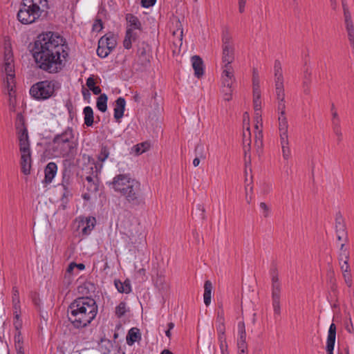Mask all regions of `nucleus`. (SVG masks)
<instances>
[{"label": "nucleus", "mask_w": 354, "mask_h": 354, "mask_svg": "<svg viewBox=\"0 0 354 354\" xmlns=\"http://www.w3.org/2000/svg\"><path fill=\"white\" fill-rule=\"evenodd\" d=\"M62 37L53 32L38 35L31 49L35 63L39 68L55 73L64 66L61 55L64 58L68 55L64 50Z\"/></svg>", "instance_id": "nucleus-1"}, {"label": "nucleus", "mask_w": 354, "mask_h": 354, "mask_svg": "<svg viewBox=\"0 0 354 354\" xmlns=\"http://www.w3.org/2000/svg\"><path fill=\"white\" fill-rule=\"evenodd\" d=\"M97 313L95 301L91 297H79L68 306V320L75 328L87 326L95 319Z\"/></svg>", "instance_id": "nucleus-2"}, {"label": "nucleus", "mask_w": 354, "mask_h": 354, "mask_svg": "<svg viewBox=\"0 0 354 354\" xmlns=\"http://www.w3.org/2000/svg\"><path fill=\"white\" fill-rule=\"evenodd\" d=\"M113 189L120 192L131 207H137L145 204V198L140 189V184L127 174L115 176L111 183Z\"/></svg>", "instance_id": "nucleus-3"}, {"label": "nucleus", "mask_w": 354, "mask_h": 354, "mask_svg": "<svg viewBox=\"0 0 354 354\" xmlns=\"http://www.w3.org/2000/svg\"><path fill=\"white\" fill-rule=\"evenodd\" d=\"M46 0H22L17 12V19L23 24H30L38 19Z\"/></svg>", "instance_id": "nucleus-4"}, {"label": "nucleus", "mask_w": 354, "mask_h": 354, "mask_svg": "<svg viewBox=\"0 0 354 354\" xmlns=\"http://www.w3.org/2000/svg\"><path fill=\"white\" fill-rule=\"evenodd\" d=\"M60 88V84L55 80H44L34 84L30 89V95L35 100H44L53 96Z\"/></svg>", "instance_id": "nucleus-5"}, {"label": "nucleus", "mask_w": 354, "mask_h": 354, "mask_svg": "<svg viewBox=\"0 0 354 354\" xmlns=\"http://www.w3.org/2000/svg\"><path fill=\"white\" fill-rule=\"evenodd\" d=\"M126 19L128 23L126 35L123 41L124 47L127 49L131 48L132 41L136 40L138 37L135 30H141V23L138 18L132 14H127Z\"/></svg>", "instance_id": "nucleus-6"}, {"label": "nucleus", "mask_w": 354, "mask_h": 354, "mask_svg": "<svg viewBox=\"0 0 354 354\" xmlns=\"http://www.w3.org/2000/svg\"><path fill=\"white\" fill-rule=\"evenodd\" d=\"M235 47L232 35L228 27L223 35V63L231 64L234 59Z\"/></svg>", "instance_id": "nucleus-7"}, {"label": "nucleus", "mask_w": 354, "mask_h": 354, "mask_svg": "<svg viewBox=\"0 0 354 354\" xmlns=\"http://www.w3.org/2000/svg\"><path fill=\"white\" fill-rule=\"evenodd\" d=\"M77 146L53 142L52 151L57 157H74L76 155Z\"/></svg>", "instance_id": "nucleus-8"}, {"label": "nucleus", "mask_w": 354, "mask_h": 354, "mask_svg": "<svg viewBox=\"0 0 354 354\" xmlns=\"http://www.w3.org/2000/svg\"><path fill=\"white\" fill-rule=\"evenodd\" d=\"M13 59L12 53L10 46H5L4 51V65L2 71L6 75V80L5 81H10L12 82L15 78V71L13 69Z\"/></svg>", "instance_id": "nucleus-9"}, {"label": "nucleus", "mask_w": 354, "mask_h": 354, "mask_svg": "<svg viewBox=\"0 0 354 354\" xmlns=\"http://www.w3.org/2000/svg\"><path fill=\"white\" fill-rule=\"evenodd\" d=\"M53 142L77 146V143L74 140L73 131L71 127H68L62 133L55 136Z\"/></svg>", "instance_id": "nucleus-10"}, {"label": "nucleus", "mask_w": 354, "mask_h": 354, "mask_svg": "<svg viewBox=\"0 0 354 354\" xmlns=\"http://www.w3.org/2000/svg\"><path fill=\"white\" fill-rule=\"evenodd\" d=\"M20 152L21 153L20 162L21 171L25 175H28L31 167L30 150L20 151Z\"/></svg>", "instance_id": "nucleus-11"}, {"label": "nucleus", "mask_w": 354, "mask_h": 354, "mask_svg": "<svg viewBox=\"0 0 354 354\" xmlns=\"http://www.w3.org/2000/svg\"><path fill=\"white\" fill-rule=\"evenodd\" d=\"M192 68L194 70V75L201 78L204 75V65L203 59L198 55H194L191 58Z\"/></svg>", "instance_id": "nucleus-12"}, {"label": "nucleus", "mask_w": 354, "mask_h": 354, "mask_svg": "<svg viewBox=\"0 0 354 354\" xmlns=\"http://www.w3.org/2000/svg\"><path fill=\"white\" fill-rule=\"evenodd\" d=\"M336 337V326L335 324H331L329 329L326 342V351L328 354H333Z\"/></svg>", "instance_id": "nucleus-13"}, {"label": "nucleus", "mask_w": 354, "mask_h": 354, "mask_svg": "<svg viewBox=\"0 0 354 354\" xmlns=\"http://www.w3.org/2000/svg\"><path fill=\"white\" fill-rule=\"evenodd\" d=\"M3 82L7 87L8 93L9 95L8 104H9L10 111L12 112H15V111H16V98H15V95H14V92H13L15 82H14V81L12 82V80L5 81V80H3Z\"/></svg>", "instance_id": "nucleus-14"}, {"label": "nucleus", "mask_w": 354, "mask_h": 354, "mask_svg": "<svg viewBox=\"0 0 354 354\" xmlns=\"http://www.w3.org/2000/svg\"><path fill=\"white\" fill-rule=\"evenodd\" d=\"M126 102L124 98L120 97L115 100V107H114V118L117 122H120V119L124 115V112L125 110Z\"/></svg>", "instance_id": "nucleus-15"}, {"label": "nucleus", "mask_w": 354, "mask_h": 354, "mask_svg": "<svg viewBox=\"0 0 354 354\" xmlns=\"http://www.w3.org/2000/svg\"><path fill=\"white\" fill-rule=\"evenodd\" d=\"M57 171V165L53 162H49L45 167L44 173H45V178H44V182L47 184L50 183L54 178L56 173Z\"/></svg>", "instance_id": "nucleus-16"}, {"label": "nucleus", "mask_w": 354, "mask_h": 354, "mask_svg": "<svg viewBox=\"0 0 354 354\" xmlns=\"http://www.w3.org/2000/svg\"><path fill=\"white\" fill-rule=\"evenodd\" d=\"M223 76H224V82H229L230 84L236 83L234 71L230 64H225V66L223 67Z\"/></svg>", "instance_id": "nucleus-17"}, {"label": "nucleus", "mask_w": 354, "mask_h": 354, "mask_svg": "<svg viewBox=\"0 0 354 354\" xmlns=\"http://www.w3.org/2000/svg\"><path fill=\"white\" fill-rule=\"evenodd\" d=\"M19 150L25 151L30 149L28 135L27 129L24 127L19 132Z\"/></svg>", "instance_id": "nucleus-18"}, {"label": "nucleus", "mask_w": 354, "mask_h": 354, "mask_svg": "<svg viewBox=\"0 0 354 354\" xmlns=\"http://www.w3.org/2000/svg\"><path fill=\"white\" fill-rule=\"evenodd\" d=\"M234 84L224 82V76H223V100L229 102L232 99L233 92L235 89Z\"/></svg>", "instance_id": "nucleus-19"}, {"label": "nucleus", "mask_w": 354, "mask_h": 354, "mask_svg": "<svg viewBox=\"0 0 354 354\" xmlns=\"http://www.w3.org/2000/svg\"><path fill=\"white\" fill-rule=\"evenodd\" d=\"M279 136L283 157L285 160H288L290 156V149L289 147L288 134L280 135Z\"/></svg>", "instance_id": "nucleus-20"}, {"label": "nucleus", "mask_w": 354, "mask_h": 354, "mask_svg": "<svg viewBox=\"0 0 354 354\" xmlns=\"http://www.w3.org/2000/svg\"><path fill=\"white\" fill-rule=\"evenodd\" d=\"M141 339V335L139 329L137 328H131L126 337L127 344L129 346H132L136 342L139 341Z\"/></svg>", "instance_id": "nucleus-21"}, {"label": "nucleus", "mask_w": 354, "mask_h": 354, "mask_svg": "<svg viewBox=\"0 0 354 354\" xmlns=\"http://www.w3.org/2000/svg\"><path fill=\"white\" fill-rule=\"evenodd\" d=\"M114 284L119 292L128 294L131 291V282L129 279H126L124 282L115 279Z\"/></svg>", "instance_id": "nucleus-22"}, {"label": "nucleus", "mask_w": 354, "mask_h": 354, "mask_svg": "<svg viewBox=\"0 0 354 354\" xmlns=\"http://www.w3.org/2000/svg\"><path fill=\"white\" fill-rule=\"evenodd\" d=\"M253 105L257 118H261V101L260 91H253Z\"/></svg>", "instance_id": "nucleus-23"}, {"label": "nucleus", "mask_w": 354, "mask_h": 354, "mask_svg": "<svg viewBox=\"0 0 354 354\" xmlns=\"http://www.w3.org/2000/svg\"><path fill=\"white\" fill-rule=\"evenodd\" d=\"M250 144L251 133L250 127H247L243 132V145L245 158L247 156L248 152L250 151Z\"/></svg>", "instance_id": "nucleus-24"}, {"label": "nucleus", "mask_w": 354, "mask_h": 354, "mask_svg": "<svg viewBox=\"0 0 354 354\" xmlns=\"http://www.w3.org/2000/svg\"><path fill=\"white\" fill-rule=\"evenodd\" d=\"M238 328L239 333V338L238 339V348H247L245 344V330L244 323H239Z\"/></svg>", "instance_id": "nucleus-25"}, {"label": "nucleus", "mask_w": 354, "mask_h": 354, "mask_svg": "<svg viewBox=\"0 0 354 354\" xmlns=\"http://www.w3.org/2000/svg\"><path fill=\"white\" fill-rule=\"evenodd\" d=\"M100 40H104V46L108 47L111 50H113L117 44L116 38L114 35L111 33L106 34L102 37Z\"/></svg>", "instance_id": "nucleus-26"}, {"label": "nucleus", "mask_w": 354, "mask_h": 354, "mask_svg": "<svg viewBox=\"0 0 354 354\" xmlns=\"http://www.w3.org/2000/svg\"><path fill=\"white\" fill-rule=\"evenodd\" d=\"M335 229L336 232H339V234H345L346 232V224L344 220V218L341 213H337L336 214L335 218Z\"/></svg>", "instance_id": "nucleus-27"}, {"label": "nucleus", "mask_w": 354, "mask_h": 354, "mask_svg": "<svg viewBox=\"0 0 354 354\" xmlns=\"http://www.w3.org/2000/svg\"><path fill=\"white\" fill-rule=\"evenodd\" d=\"M212 290V284L210 281L207 280L204 284V303L206 306H209L211 303V293Z\"/></svg>", "instance_id": "nucleus-28"}, {"label": "nucleus", "mask_w": 354, "mask_h": 354, "mask_svg": "<svg viewBox=\"0 0 354 354\" xmlns=\"http://www.w3.org/2000/svg\"><path fill=\"white\" fill-rule=\"evenodd\" d=\"M279 131L280 135H288V123L286 115H279Z\"/></svg>", "instance_id": "nucleus-29"}, {"label": "nucleus", "mask_w": 354, "mask_h": 354, "mask_svg": "<svg viewBox=\"0 0 354 354\" xmlns=\"http://www.w3.org/2000/svg\"><path fill=\"white\" fill-rule=\"evenodd\" d=\"M83 113L84 115V124L88 126L91 127L93 124V111L91 106H86L84 110Z\"/></svg>", "instance_id": "nucleus-30"}, {"label": "nucleus", "mask_w": 354, "mask_h": 354, "mask_svg": "<svg viewBox=\"0 0 354 354\" xmlns=\"http://www.w3.org/2000/svg\"><path fill=\"white\" fill-rule=\"evenodd\" d=\"M112 50L104 46V40H99L98 48L97 49V54L102 58L106 57Z\"/></svg>", "instance_id": "nucleus-31"}, {"label": "nucleus", "mask_w": 354, "mask_h": 354, "mask_svg": "<svg viewBox=\"0 0 354 354\" xmlns=\"http://www.w3.org/2000/svg\"><path fill=\"white\" fill-rule=\"evenodd\" d=\"M107 96L106 94H100L97 99V107L102 111L105 112L107 109Z\"/></svg>", "instance_id": "nucleus-32"}, {"label": "nucleus", "mask_w": 354, "mask_h": 354, "mask_svg": "<svg viewBox=\"0 0 354 354\" xmlns=\"http://www.w3.org/2000/svg\"><path fill=\"white\" fill-rule=\"evenodd\" d=\"M86 186L87 190L91 193H95L98 190V184L96 183L93 178L91 176H88L86 177Z\"/></svg>", "instance_id": "nucleus-33"}, {"label": "nucleus", "mask_w": 354, "mask_h": 354, "mask_svg": "<svg viewBox=\"0 0 354 354\" xmlns=\"http://www.w3.org/2000/svg\"><path fill=\"white\" fill-rule=\"evenodd\" d=\"M150 145L149 142H144L140 144H138L132 148V150L134 151L136 155H140L142 153L145 152L149 149Z\"/></svg>", "instance_id": "nucleus-34"}, {"label": "nucleus", "mask_w": 354, "mask_h": 354, "mask_svg": "<svg viewBox=\"0 0 354 354\" xmlns=\"http://www.w3.org/2000/svg\"><path fill=\"white\" fill-rule=\"evenodd\" d=\"M330 112L332 115V127L340 125V119L333 103L330 106Z\"/></svg>", "instance_id": "nucleus-35"}, {"label": "nucleus", "mask_w": 354, "mask_h": 354, "mask_svg": "<svg viewBox=\"0 0 354 354\" xmlns=\"http://www.w3.org/2000/svg\"><path fill=\"white\" fill-rule=\"evenodd\" d=\"M339 261H342L343 260H348L349 252L345 246V243H342L339 249Z\"/></svg>", "instance_id": "nucleus-36"}, {"label": "nucleus", "mask_w": 354, "mask_h": 354, "mask_svg": "<svg viewBox=\"0 0 354 354\" xmlns=\"http://www.w3.org/2000/svg\"><path fill=\"white\" fill-rule=\"evenodd\" d=\"M155 285L156 287H158L160 290H167L168 288V286L165 281V277L162 276H158L157 279L155 281Z\"/></svg>", "instance_id": "nucleus-37"}, {"label": "nucleus", "mask_w": 354, "mask_h": 354, "mask_svg": "<svg viewBox=\"0 0 354 354\" xmlns=\"http://www.w3.org/2000/svg\"><path fill=\"white\" fill-rule=\"evenodd\" d=\"M95 218H93L91 221L90 218L86 220V225L82 228V233L84 234H88L95 226Z\"/></svg>", "instance_id": "nucleus-38"}, {"label": "nucleus", "mask_w": 354, "mask_h": 354, "mask_svg": "<svg viewBox=\"0 0 354 354\" xmlns=\"http://www.w3.org/2000/svg\"><path fill=\"white\" fill-rule=\"evenodd\" d=\"M272 288H281L276 270L272 272Z\"/></svg>", "instance_id": "nucleus-39"}, {"label": "nucleus", "mask_w": 354, "mask_h": 354, "mask_svg": "<svg viewBox=\"0 0 354 354\" xmlns=\"http://www.w3.org/2000/svg\"><path fill=\"white\" fill-rule=\"evenodd\" d=\"M109 155V149L107 148V147H106V146L102 147L100 153L98 156L99 161H100V162L105 161L108 158Z\"/></svg>", "instance_id": "nucleus-40"}, {"label": "nucleus", "mask_w": 354, "mask_h": 354, "mask_svg": "<svg viewBox=\"0 0 354 354\" xmlns=\"http://www.w3.org/2000/svg\"><path fill=\"white\" fill-rule=\"evenodd\" d=\"M203 149V147L201 145H197L195 149L196 153L197 156L193 160V165L194 167L198 166L200 163V158H205L202 154H200L199 151H202Z\"/></svg>", "instance_id": "nucleus-41"}, {"label": "nucleus", "mask_w": 354, "mask_h": 354, "mask_svg": "<svg viewBox=\"0 0 354 354\" xmlns=\"http://www.w3.org/2000/svg\"><path fill=\"white\" fill-rule=\"evenodd\" d=\"M126 313V304L124 302H120L118 306L115 308V315L118 317H122Z\"/></svg>", "instance_id": "nucleus-42"}, {"label": "nucleus", "mask_w": 354, "mask_h": 354, "mask_svg": "<svg viewBox=\"0 0 354 354\" xmlns=\"http://www.w3.org/2000/svg\"><path fill=\"white\" fill-rule=\"evenodd\" d=\"M272 301L274 314L279 315L281 313L280 298H272Z\"/></svg>", "instance_id": "nucleus-43"}, {"label": "nucleus", "mask_w": 354, "mask_h": 354, "mask_svg": "<svg viewBox=\"0 0 354 354\" xmlns=\"http://www.w3.org/2000/svg\"><path fill=\"white\" fill-rule=\"evenodd\" d=\"M12 309L13 314L15 318H19L21 315V307H20V301H12Z\"/></svg>", "instance_id": "nucleus-44"}, {"label": "nucleus", "mask_w": 354, "mask_h": 354, "mask_svg": "<svg viewBox=\"0 0 354 354\" xmlns=\"http://www.w3.org/2000/svg\"><path fill=\"white\" fill-rule=\"evenodd\" d=\"M70 171H68L67 169H64L63 171V180H62V185L64 186V189H66V187L69 185L70 184Z\"/></svg>", "instance_id": "nucleus-45"}, {"label": "nucleus", "mask_w": 354, "mask_h": 354, "mask_svg": "<svg viewBox=\"0 0 354 354\" xmlns=\"http://www.w3.org/2000/svg\"><path fill=\"white\" fill-rule=\"evenodd\" d=\"M342 8L344 11V21H348V19L351 18V15L349 12L348 8L345 0L342 1Z\"/></svg>", "instance_id": "nucleus-46"}, {"label": "nucleus", "mask_w": 354, "mask_h": 354, "mask_svg": "<svg viewBox=\"0 0 354 354\" xmlns=\"http://www.w3.org/2000/svg\"><path fill=\"white\" fill-rule=\"evenodd\" d=\"M339 264L343 273L350 272L348 260H343L342 261H339Z\"/></svg>", "instance_id": "nucleus-47"}, {"label": "nucleus", "mask_w": 354, "mask_h": 354, "mask_svg": "<svg viewBox=\"0 0 354 354\" xmlns=\"http://www.w3.org/2000/svg\"><path fill=\"white\" fill-rule=\"evenodd\" d=\"M261 209L263 211V214L265 218L268 217L270 214V207L266 205V203L261 202L259 204Z\"/></svg>", "instance_id": "nucleus-48"}, {"label": "nucleus", "mask_w": 354, "mask_h": 354, "mask_svg": "<svg viewBox=\"0 0 354 354\" xmlns=\"http://www.w3.org/2000/svg\"><path fill=\"white\" fill-rule=\"evenodd\" d=\"M103 28L102 21L100 19H96L93 25V30L95 32H100Z\"/></svg>", "instance_id": "nucleus-49"}, {"label": "nucleus", "mask_w": 354, "mask_h": 354, "mask_svg": "<svg viewBox=\"0 0 354 354\" xmlns=\"http://www.w3.org/2000/svg\"><path fill=\"white\" fill-rule=\"evenodd\" d=\"M274 75L283 74L281 64L279 60H275L274 62Z\"/></svg>", "instance_id": "nucleus-50"}, {"label": "nucleus", "mask_w": 354, "mask_h": 354, "mask_svg": "<svg viewBox=\"0 0 354 354\" xmlns=\"http://www.w3.org/2000/svg\"><path fill=\"white\" fill-rule=\"evenodd\" d=\"M278 111H279V115H286V102L285 101L278 102Z\"/></svg>", "instance_id": "nucleus-51"}, {"label": "nucleus", "mask_w": 354, "mask_h": 354, "mask_svg": "<svg viewBox=\"0 0 354 354\" xmlns=\"http://www.w3.org/2000/svg\"><path fill=\"white\" fill-rule=\"evenodd\" d=\"M250 165V156H249V158H248V161L247 160H245V182H248V174L249 172L251 174L252 172V169L251 167H248V165Z\"/></svg>", "instance_id": "nucleus-52"}, {"label": "nucleus", "mask_w": 354, "mask_h": 354, "mask_svg": "<svg viewBox=\"0 0 354 354\" xmlns=\"http://www.w3.org/2000/svg\"><path fill=\"white\" fill-rule=\"evenodd\" d=\"M345 328L348 333H353L354 328L351 317H349L348 320L345 323Z\"/></svg>", "instance_id": "nucleus-53"}, {"label": "nucleus", "mask_w": 354, "mask_h": 354, "mask_svg": "<svg viewBox=\"0 0 354 354\" xmlns=\"http://www.w3.org/2000/svg\"><path fill=\"white\" fill-rule=\"evenodd\" d=\"M156 0H141L142 6L144 8H149L156 3Z\"/></svg>", "instance_id": "nucleus-54"}, {"label": "nucleus", "mask_w": 354, "mask_h": 354, "mask_svg": "<svg viewBox=\"0 0 354 354\" xmlns=\"http://www.w3.org/2000/svg\"><path fill=\"white\" fill-rule=\"evenodd\" d=\"M253 91H260L259 80L256 75L253 76Z\"/></svg>", "instance_id": "nucleus-55"}, {"label": "nucleus", "mask_w": 354, "mask_h": 354, "mask_svg": "<svg viewBox=\"0 0 354 354\" xmlns=\"http://www.w3.org/2000/svg\"><path fill=\"white\" fill-rule=\"evenodd\" d=\"M20 301V299H19V290L17 289V287H13L12 288V301Z\"/></svg>", "instance_id": "nucleus-56"}, {"label": "nucleus", "mask_w": 354, "mask_h": 354, "mask_svg": "<svg viewBox=\"0 0 354 354\" xmlns=\"http://www.w3.org/2000/svg\"><path fill=\"white\" fill-rule=\"evenodd\" d=\"M343 277L345 281V283L347 284L348 287H351L352 285V279L351 275L349 272L343 273Z\"/></svg>", "instance_id": "nucleus-57"}, {"label": "nucleus", "mask_w": 354, "mask_h": 354, "mask_svg": "<svg viewBox=\"0 0 354 354\" xmlns=\"http://www.w3.org/2000/svg\"><path fill=\"white\" fill-rule=\"evenodd\" d=\"M333 130L335 133V134L338 137V140L340 141L342 137V133L341 131V126H335L333 127Z\"/></svg>", "instance_id": "nucleus-58"}, {"label": "nucleus", "mask_w": 354, "mask_h": 354, "mask_svg": "<svg viewBox=\"0 0 354 354\" xmlns=\"http://www.w3.org/2000/svg\"><path fill=\"white\" fill-rule=\"evenodd\" d=\"M14 326L17 331H20V329L22 327V321L20 319V317L18 319L14 317Z\"/></svg>", "instance_id": "nucleus-59"}, {"label": "nucleus", "mask_w": 354, "mask_h": 354, "mask_svg": "<svg viewBox=\"0 0 354 354\" xmlns=\"http://www.w3.org/2000/svg\"><path fill=\"white\" fill-rule=\"evenodd\" d=\"M277 99L278 102L279 101H285V91L284 90H281L278 91H275Z\"/></svg>", "instance_id": "nucleus-60"}, {"label": "nucleus", "mask_w": 354, "mask_h": 354, "mask_svg": "<svg viewBox=\"0 0 354 354\" xmlns=\"http://www.w3.org/2000/svg\"><path fill=\"white\" fill-rule=\"evenodd\" d=\"M23 344V338L21 337V331H17L15 335V344Z\"/></svg>", "instance_id": "nucleus-61"}, {"label": "nucleus", "mask_w": 354, "mask_h": 354, "mask_svg": "<svg viewBox=\"0 0 354 354\" xmlns=\"http://www.w3.org/2000/svg\"><path fill=\"white\" fill-rule=\"evenodd\" d=\"M281 288H272V298H281Z\"/></svg>", "instance_id": "nucleus-62"}, {"label": "nucleus", "mask_w": 354, "mask_h": 354, "mask_svg": "<svg viewBox=\"0 0 354 354\" xmlns=\"http://www.w3.org/2000/svg\"><path fill=\"white\" fill-rule=\"evenodd\" d=\"M337 238L338 241H344V242H347L348 241L347 232L345 234H339V232H336Z\"/></svg>", "instance_id": "nucleus-63"}, {"label": "nucleus", "mask_w": 354, "mask_h": 354, "mask_svg": "<svg viewBox=\"0 0 354 354\" xmlns=\"http://www.w3.org/2000/svg\"><path fill=\"white\" fill-rule=\"evenodd\" d=\"M86 86L91 90L95 86V80L92 77H89L86 80Z\"/></svg>", "instance_id": "nucleus-64"}]
</instances>
